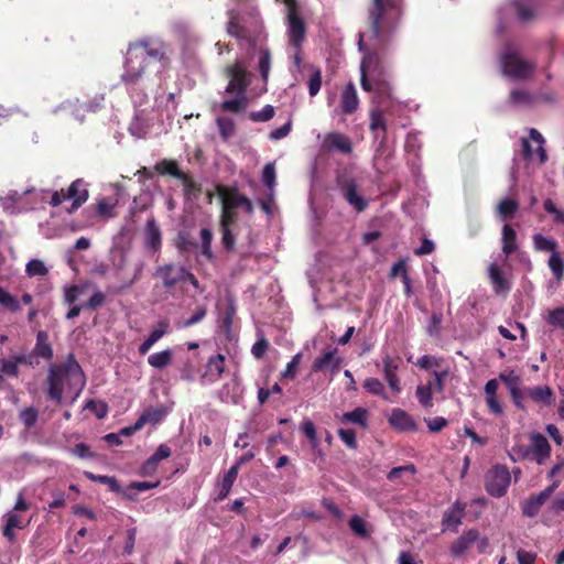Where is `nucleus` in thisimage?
<instances>
[{
  "label": "nucleus",
  "mask_w": 564,
  "mask_h": 564,
  "mask_svg": "<svg viewBox=\"0 0 564 564\" xmlns=\"http://www.w3.org/2000/svg\"><path fill=\"white\" fill-rule=\"evenodd\" d=\"M511 482V475L503 465L494 466L486 475L485 486L487 492L496 498L506 495Z\"/></svg>",
  "instance_id": "nucleus-8"
},
{
  "label": "nucleus",
  "mask_w": 564,
  "mask_h": 564,
  "mask_svg": "<svg viewBox=\"0 0 564 564\" xmlns=\"http://www.w3.org/2000/svg\"><path fill=\"white\" fill-rule=\"evenodd\" d=\"M172 410V406L160 405L147 409L137 420V427L155 425L161 422Z\"/></svg>",
  "instance_id": "nucleus-17"
},
{
  "label": "nucleus",
  "mask_w": 564,
  "mask_h": 564,
  "mask_svg": "<svg viewBox=\"0 0 564 564\" xmlns=\"http://www.w3.org/2000/svg\"><path fill=\"white\" fill-rule=\"evenodd\" d=\"M389 423L400 431H414L415 422L412 416L401 409H393L390 416Z\"/></svg>",
  "instance_id": "nucleus-24"
},
{
  "label": "nucleus",
  "mask_w": 564,
  "mask_h": 564,
  "mask_svg": "<svg viewBox=\"0 0 564 564\" xmlns=\"http://www.w3.org/2000/svg\"><path fill=\"white\" fill-rule=\"evenodd\" d=\"M502 252L506 256L513 253L517 248V234L509 225H505L502 228Z\"/></svg>",
  "instance_id": "nucleus-36"
},
{
  "label": "nucleus",
  "mask_w": 564,
  "mask_h": 564,
  "mask_svg": "<svg viewBox=\"0 0 564 564\" xmlns=\"http://www.w3.org/2000/svg\"><path fill=\"white\" fill-rule=\"evenodd\" d=\"M489 272V279L492 283L494 290L496 293H505L510 290V284L508 281L503 278L500 269L497 267V264L492 263L488 268Z\"/></svg>",
  "instance_id": "nucleus-34"
},
{
  "label": "nucleus",
  "mask_w": 564,
  "mask_h": 564,
  "mask_svg": "<svg viewBox=\"0 0 564 564\" xmlns=\"http://www.w3.org/2000/svg\"><path fill=\"white\" fill-rule=\"evenodd\" d=\"M170 332V322L162 319L155 324L149 336L140 344L139 354L145 355L155 343Z\"/></svg>",
  "instance_id": "nucleus-16"
},
{
  "label": "nucleus",
  "mask_w": 564,
  "mask_h": 564,
  "mask_svg": "<svg viewBox=\"0 0 564 564\" xmlns=\"http://www.w3.org/2000/svg\"><path fill=\"white\" fill-rule=\"evenodd\" d=\"M498 386L497 379H490L486 382L484 388L486 404L489 411L495 415H501L503 413V406L497 397Z\"/></svg>",
  "instance_id": "nucleus-20"
},
{
  "label": "nucleus",
  "mask_w": 564,
  "mask_h": 564,
  "mask_svg": "<svg viewBox=\"0 0 564 564\" xmlns=\"http://www.w3.org/2000/svg\"><path fill=\"white\" fill-rule=\"evenodd\" d=\"M479 540V533L475 529H470L459 536L452 545L451 552L455 556L463 555L469 547Z\"/></svg>",
  "instance_id": "nucleus-23"
},
{
  "label": "nucleus",
  "mask_w": 564,
  "mask_h": 564,
  "mask_svg": "<svg viewBox=\"0 0 564 564\" xmlns=\"http://www.w3.org/2000/svg\"><path fill=\"white\" fill-rule=\"evenodd\" d=\"M341 194L347 203L358 213L364 212L368 200L359 193L355 181H348L341 186Z\"/></svg>",
  "instance_id": "nucleus-15"
},
{
  "label": "nucleus",
  "mask_w": 564,
  "mask_h": 564,
  "mask_svg": "<svg viewBox=\"0 0 564 564\" xmlns=\"http://www.w3.org/2000/svg\"><path fill=\"white\" fill-rule=\"evenodd\" d=\"M310 69L312 72L311 78L308 80V94L310 96H316L322 87V72L318 67L314 65H310Z\"/></svg>",
  "instance_id": "nucleus-48"
},
{
  "label": "nucleus",
  "mask_w": 564,
  "mask_h": 564,
  "mask_svg": "<svg viewBox=\"0 0 564 564\" xmlns=\"http://www.w3.org/2000/svg\"><path fill=\"white\" fill-rule=\"evenodd\" d=\"M91 291V295L89 300L84 304V307L86 310H96L104 305L106 301V295L93 283V286L88 290V292Z\"/></svg>",
  "instance_id": "nucleus-46"
},
{
  "label": "nucleus",
  "mask_w": 564,
  "mask_h": 564,
  "mask_svg": "<svg viewBox=\"0 0 564 564\" xmlns=\"http://www.w3.org/2000/svg\"><path fill=\"white\" fill-rule=\"evenodd\" d=\"M169 64L167 46L162 41L141 40L129 45L121 80L134 104L148 99V90L160 83Z\"/></svg>",
  "instance_id": "nucleus-1"
},
{
  "label": "nucleus",
  "mask_w": 564,
  "mask_h": 564,
  "mask_svg": "<svg viewBox=\"0 0 564 564\" xmlns=\"http://www.w3.org/2000/svg\"><path fill=\"white\" fill-rule=\"evenodd\" d=\"M154 170L162 175H171L177 180L184 177V172L178 169V164L174 160L164 159L154 165Z\"/></svg>",
  "instance_id": "nucleus-35"
},
{
  "label": "nucleus",
  "mask_w": 564,
  "mask_h": 564,
  "mask_svg": "<svg viewBox=\"0 0 564 564\" xmlns=\"http://www.w3.org/2000/svg\"><path fill=\"white\" fill-rule=\"evenodd\" d=\"M3 519L4 527L2 533L3 536L7 538L10 542H13L15 539L13 530L23 529L29 523L24 522V520L13 511L8 512Z\"/></svg>",
  "instance_id": "nucleus-25"
},
{
  "label": "nucleus",
  "mask_w": 564,
  "mask_h": 564,
  "mask_svg": "<svg viewBox=\"0 0 564 564\" xmlns=\"http://www.w3.org/2000/svg\"><path fill=\"white\" fill-rule=\"evenodd\" d=\"M274 116V108L271 105L264 106L259 111H252L249 113V119L253 122H265L272 119Z\"/></svg>",
  "instance_id": "nucleus-53"
},
{
  "label": "nucleus",
  "mask_w": 564,
  "mask_h": 564,
  "mask_svg": "<svg viewBox=\"0 0 564 564\" xmlns=\"http://www.w3.org/2000/svg\"><path fill=\"white\" fill-rule=\"evenodd\" d=\"M37 416V411L32 406L25 408L20 412V419L28 429L34 426Z\"/></svg>",
  "instance_id": "nucleus-60"
},
{
  "label": "nucleus",
  "mask_w": 564,
  "mask_h": 564,
  "mask_svg": "<svg viewBox=\"0 0 564 564\" xmlns=\"http://www.w3.org/2000/svg\"><path fill=\"white\" fill-rule=\"evenodd\" d=\"M545 140L536 129L529 130V138L521 139L522 154L525 160H533L536 154L540 163H544L547 159L544 149Z\"/></svg>",
  "instance_id": "nucleus-9"
},
{
  "label": "nucleus",
  "mask_w": 564,
  "mask_h": 564,
  "mask_svg": "<svg viewBox=\"0 0 564 564\" xmlns=\"http://www.w3.org/2000/svg\"><path fill=\"white\" fill-rule=\"evenodd\" d=\"M88 197V184L84 180L77 178L69 185L66 193H64V191H55L51 195L50 205L56 207L61 205L65 199H69L73 203L72 207L68 209V213H73L84 203H86Z\"/></svg>",
  "instance_id": "nucleus-7"
},
{
  "label": "nucleus",
  "mask_w": 564,
  "mask_h": 564,
  "mask_svg": "<svg viewBox=\"0 0 564 564\" xmlns=\"http://www.w3.org/2000/svg\"><path fill=\"white\" fill-rule=\"evenodd\" d=\"M358 106L359 99L357 90L355 85L350 82L345 86L340 94V108L343 113L351 115L358 109Z\"/></svg>",
  "instance_id": "nucleus-19"
},
{
  "label": "nucleus",
  "mask_w": 564,
  "mask_h": 564,
  "mask_svg": "<svg viewBox=\"0 0 564 564\" xmlns=\"http://www.w3.org/2000/svg\"><path fill=\"white\" fill-rule=\"evenodd\" d=\"M0 364H1V367H0L1 376L6 375V376L18 377L19 366L15 364L14 360H12L11 357L2 359Z\"/></svg>",
  "instance_id": "nucleus-61"
},
{
  "label": "nucleus",
  "mask_w": 564,
  "mask_h": 564,
  "mask_svg": "<svg viewBox=\"0 0 564 564\" xmlns=\"http://www.w3.org/2000/svg\"><path fill=\"white\" fill-rule=\"evenodd\" d=\"M173 358L172 349L167 348L159 352H154L148 357V364L155 369H163L169 366Z\"/></svg>",
  "instance_id": "nucleus-38"
},
{
  "label": "nucleus",
  "mask_w": 564,
  "mask_h": 564,
  "mask_svg": "<svg viewBox=\"0 0 564 564\" xmlns=\"http://www.w3.org/2000/svg\"><path fill=\"white\" fill-rule=\"evenodd\" d=\"M519 204L514 199H502L497 206V213L502 219H507L518 210Z\"/></svg>",
  "instance_id": "nucleus-47"
},
{
  "label": "nucleus",
  "mask_w": 564,
  "mask_h": 564,
  "mask_svg": "<svg viewBox=\"0 0 564 564\" xmlns=\"http://www.w3.org/2000/svg\"><path fill=\"white\" fill-rule=\"evenodd\" d=\"M530 447L528 449V455H531L532 458L538 464H543L550 456L551 446L546 437L540 433H534L530 437Z\"/></svg>",
  "instance_id": "nucleus-13"
},
{
  "label": "nucleus",
  "mask_w": 564,
  "mask_h": 564,
  "mask_svg": "<svg viewBox=\"0 0 564 564\" xmlns=\"http://www.w3.org/2000/svg\"><path fill=\"white\" fill-rule=\"evenodd\" d=\"M330 142L335 149L344 153H348L351 151L350 140L343 134L334 133L333 135H330Z\"/></svg>",
  "instance_id": "nucleus-56"
},
{
  "label": "nucleus",
  "mask_w": 564,
  "mask_h": 564,
  "mask_svg": "<svg viewBox=\"0 0 564 564\" xmlns=\"http://www.w3.org/2000/svg\"><path fill=\"white\" fill-rule=\"evenodd\" d=\"M499 379L507 386L509 392H514V389L520 386V378L513 371L501 372Z\"/></svg>",
  "instance_id": "nucleus-62"
},
{
  "label": "nucleus",
  "mask_w": 564,
  "mask_h": 564,
  "mask_svg": "<svg viewBox=\"0 0 564 564\" xmlns=\"http://www.w3.org/2000/svg\"><path fill=\"white\" fill-rule=\"evenodd\" d=\"M524 393L528 398L542 405H550L553 401V392L547 386L525 388Z\"/></svg>",
  "instance_id": "nucleus-26"
},
{
  "label": "nucleus",
  "mask_w": 564,
  "mask_h": 564,
  "mask_svg": "<svg viewBox=\"0 0 564 564\" xmlns=\"http://www.w3.org/2000/svg\"><path fill=\"white\" fill-rule=\"evenodd\" d=\"M93 286L91 282L69 285L64 289V302L68 305L74 304L82 295H85Z\"/></svg>",
  "instance_id": "nucleus-33"
},
{
  "label": "nucleus",
  "mask_w": 564,
  "mask_h": 564,
  "mask_svg": "<svg viewBox=\"0 0 564 564\" xmlns=\"http://www.w3.org/2000/svg\"><path fill=\"white\" fill-rule=\"evenodd\" d=\"M386 109L380 107H373L370 111V130L376 133V138H378V132H382V142L386 139L387 132V121L383 117V112Z\"/></svg>",
  "instance_id": "nucleus-31"
},
{
  "label": "nucleus",
  "mask_w": 564,
  "mask_h": 564,
  "mask_svg": "<svg viewBox=\"0 0 564 564\" xmlns=\"http://www.w3.org/2000/svg\"><path fill=\"white\" fill-rule=\"evenodd\" d=\"M402 0H373L369 9L372 36L386 43L401 17Z\"/></svg>",
  "instance_id": "nucleus-4"
},
{
  "label": "nucleus",
  "mask_w": 564,
  "mask_h": 564,
  "mask_svg": "<svg viewBox=\"0 0 564 564\" xmlns=\"http://www.w3.org/2000/svg\"><path fill=\"white\" fill-rule=\"evenodd\" d=\"M216 124L219 130V134L224 141L229 140L236 132V126L232 119L226 117H219L216 119Z\"/></svg>",
  "instance_id": "nucleus-43"
},
{
  "label": "nucleus",
  "mask_w": 564,
  "mask_h": 564,
  "mask_svg": "<svg viewBox=\"0 0 564 564\" xmlns=\"http://www.w3.org/2000/svg\"><path fill=\"white\" fill-rule=\"evenodd\" d=\"M229 21L227 24V31L231 36L237 39L245 37V30L239 24V13L236 10L228 12Z\"/></svg>",
  "instance_id": "nucleus-45"
},
{
  "label": "nucleus",
  "mask_w": 564,
  "mask_h": 564,
  "mask_svg": "<svg viewBox=\"0 0 564 564\" xmlns=\"http://www.w3.org/2000/svg\"><path fill=\"white\" fill-rule=\"evenodd\" d=\"M555 488L556 484H553L545 488L544 490H542L540 494L528 498L522 505L523 514L530 518L535 517L539 513L541 507L551 497Z\"/></svg>",
  "instance_id": "nucleus-14"
},
{
  "label": "nucleus",
  "mask_w": 564,
  "mask_h": 564,
  "mask_svg": "<svg viewBox=\"0 0 564 564\" xmlns=\"http://www.w3.org/2000/svg\"><path fill=\"white\" fill-rule=\"evenodd\" d=\"M0 307L12 314L22 310L20 300L3 286H0Z\"/></svg>",
  "instance_id": "nucleus-32"
},
{
  "label": "nucleus",
  "mask_w": 564,
  "mask_h": 564,
  "mask_svg": "<svg viewBox=\"0 0 564 564\" xmlns=\"http://www.w3.org/2000/svg\"><path fill=\"white\" fill-rule=\"evenodd\" d=\"M383 375L391 390L395 393L400 392L399 378L395 373L398 365L392 360L391 357L386 356L382 360Z\"/></svg>",
  "instance_id": "nucleus-29"
},
{
  "label": "nucleus",
  "mask_w": 564,
  "mask_h": 564,
  "mask_svg": "<svg viewBox=\"0 0 564 564\" xmlns=\"http://www.w3.org/2000/svg\"><path fill=\"white\" fill-rule=\"evenodd\" d=\"M360 84L365 91L371 93L373 107L387 108L392 96V89L384 72L379 65V58L375 53H368L360 64Z\"/></svg>",
  "instance_id": "nucleus-3"
},
{
  "label": "nucleus",
  "mask_w": 564,
  "mask_h": 564,
  "mask_svg": "<svg viewBox=\"0 0 564 564\" xmlns=\"http://www.w3.org/2000/svg\"><path fill=\"white\" fill-rule=\"evenodd\" d=\"M500 66L503 75L512 79L527 78L534 69V65L521 58L517 48L510 43L505 45L500 55Z\"/></svg>",
  "instance_id": "nucleus-6"
},
{
  "label": "nucleus",
  "mask_w": 564,
  "mask_h": 564,
  "mask_svg": "<svg viewBox=\"0 0 564 564\" xmlns=\"http://www.w3.org/2000/svg\"><path fill=\"white\" fill-rule=\"evenodd\" d=\"M85 476L93 481H97V482L105 484V485L109 486V489L111 491L117 492L120 490V486L115 477H110V476H106V475H95L90 471H85Z\"/></svg>",
  "instance_id": "nucleus-51"
},
{
  "label": "nucleus",
  "mask_w": 564,
  "mask_h": 564,
  "mask_svg": "<svg viewBox=\"0 0 564 564\" xmlns=\"http://www.w3.org/2000/svg\"><path fill=\"white\" fill-rule=\"evenodd\" d=\"M433 382L429 381L426 384H420L416 387V398L419 400V403L425 408H432L433 406Z\"/></svg>",
  "instance_id": "nucleus-40"
},
{
  "label": "nucleus",
  "mask_w": 564,
  "mask_h": 564,
  "mask_svg": "<svg viewBox=\"0 0 564 564\" xmlns=\"http://www.w3.org/2000/svg\"><path fill=\"white\" fill-rule=\"evenodd\" d=\"M546 322L554 327L564 328V306L551 310Z\"/></svg>",
  "instance_id": "nucleus-58"
},
{
  "label": "nucleus",
  "mask_w": 564,
  "mask_h": 564,
  "mask_svg": "<svg viewBox=\"0 0 564 564\" xmlns=\"http://www.w3.org/2000/svg\"><path fill=\"white\" fill-rule=\"evenodd\" d=\"M302 360V354L297 352L291 359V361L286 365L285 370L282 372V378L284 379H294L296 376V370Z\"/></svg>",
  "instance_id": "nucleus-59"
},
{
  "label": "nucleus",
  "mask_w": 564,
  "mask_h": 564,
  "mask_svg": "<svg viewBox=\"0 0 564 564\" xmlns=\"http://www.w3.org/2000/svg\"><path fill=\"white\" fill-rule=\"evenodd\" d=\"M533 246L538 251H547L551 252V254L553 252H557V242L554 239L546 238L541 234H535L533 236Z\"/></svg>",
  "instance_id": "nucleus-44"
},
{
  "label": "nucleus",
  "mask_w": 564,
  "mask_h": 564,
  "mask_svg": "<svg viewBox=\"0 0 564 564\" xmlns=\"http://www.w3.org/2000/svg\"><path fill=\"white\" fill-rule=\"evenodd\" d=\"M31 192L26 196L25 204H37L35 209L44 207L45 204H50L51 195L54 192H51L48 189H35V188H29Z\"/></svg>",
  "instance_id": "nucleus-37"
},
{
  "label": "nucleus",
  "mask_w": 564,
  "mask_h": 564,
  "mask_svg": "<svg viewBox=\"0 0 564 564\" xmlns=\"http://www.w3.org/2000/svg\"><path fill=\"white\" fill-rule=\"evenodd\" d=\"M225 72L229 79L225 94H234V97L221 101L219 108L225 112L239 113L249 105L247 88L250 84V74L240 63L227 66Z\"/></svg>",
  "instance_id": "nucleus-5"
},
{
  "label": "nucleus",
  "mask_w": 564,
  "mask_h": 564,
  "mask_svg": "<svg viewBox=\"0 0 564 564\" xmlns=\"http://www.w3.org/2000/svg\"><path fill=\"white\" fill-rule=\"evenodd\" d=\"M47 395L61 403L64 397L72 395L74 403L86 384L85 375L73 354L59 365L51 364L47 372Z\"/></svg>",
  "instance_id": "nucleus-2"
},
{
  "label": "nucleus",
  "mask_w": 564,
  "mask_h": 564,
  "mask_svg": "<svg viewBox=\"0 0 564 564\" xmlns=\"http://www.w3.org/2000/svg\"><path fill=\"white\" fill-rule=\"evenodd\" d=\"M289 19V36H290V43L299 47L304 39L305 34V26L304 22L300 17L295 14V12H289L288 13Z\"/></svg>",
  "instance_id": "nucleus-22"
},
{
  "label": "nucleus",
  "mask_w": 564,
  "mask_h": 564,
  "mask_svg": "<svg viewBox=\"0 0 564 564\" xmlns=\"http://www.w3.org/2000/svg\"><path fill=\"white\" fill-rule=\"evenodd\" d=\"M368 419V412L364 408H357L350 412H346L341 416V422L354 423L361 426L366 425Z\"/></svg>",
  "instance_id": "nucleus-42"
},
{
  "label": "nucleus",
  "mask_w": 564,
  "mask_h": 564,
  "mask_svg": "<svg viewBox=\"0 0 564 564\" xmlns=\"http://www.w3.org/2000/svg\"><path fill=\"white\" fill-rule=\"evenodd\" d=\"M77 104H78V100H76V101H66V102H63L58 107V109L65 110L68 113H70L72 116H74L77 120L83 121L84 113L86 111H91L94 109H93L91 105L78 106Z\"/></svg>",
  "instance_id": "nucleus-41"
},
{
  "label": "nucleus",
  "mask_w": 564,
  "mask_h": 564,
  "mask_svg": "<svg viewBox=\"0 0 564 564\" xmlns=\"http://www.w3.org/2000/svg\"><path fill=\"white\" fill-rule=\"evenodd\" d=\"M144 240H145V247L156 252L161 249L162 245V235L161 230L154 220V218H150L147 221L145 228H144Z\"/></svg>",
  "instance_id": "nucleus-21"
},
{
  "label": "nucleus",
  "mask_w": 564,
  "mask_h": 564,
  "mask_svg": "<svg viewBox=\"0 0 564 564\" xmlns=\"http://www.w3.org/2000/svg\"><path fill=\"white\" fill-rule=\"evenodd\" d=\"M364 388L371 394L382 397L387 399L384 394V387L381 381L377 378H368L364 382Z\"/></svg>",
  "instance_id": "nucleus-54"
},
{
  "label": "nucleus",
  "mask_w": 564,
  "mask_h": 564,
  "mask_svg": "<svg viewBox=\"0 0 564 564\" xmlns=\"http://www.w3.org/2000/svg\"><path fill=\"white\" fill-rule=\"evenodd\" d=\"M186 268L182 264L165 263L155 269L154 276L162 281L166 290L184 282Z\"/></svg>",
  "instance_id": "nucleus-10"
},
{
  "label": "nucleus",
  "mask_w": 564,
  "mask_h": 564,
  "mask_svg": "<svg viewBox=\"0 0 564 564\" xmlns=\"http://www.w3.org/2000/svg\"><path fill=\"white\" fill-rule=\"evenodd\" d=\"M200 240H202L203 254L206 256L208 259H210L213 257V252H212L213 232L208 228H203L200 230Z\"/></svg>",
  "instance_id": "nucleus-57"
},
{
  "label": "nucleus",
  "mask_w": 564,
  "mask_h": 564,
  "mask_svg": "<svg viewBox=\"0 0 564 564\" xmlns=\"http://www.w3.org/2000/svg\"><path fill=\"white\" fill-rule=\"evenodd\" d=\"M224 361L225 357L220 354L210 357L207 364L208 370L219 377L224 372Z\"/></svg>",
  "instance_id": "nucleus-63"
},
{
  "label": "nucleus",
  "mask_w": 564,
  "mask_h": 564,
  "mask_svg": "<svg viewBox=\"0 0 564 564\" xmlns=\"http://www.w3.org/2000/svg\"><path fill=\"white\" fill-rule=\"evenodd\" d=\"M238 473H239L238 465H232L227 470V473L225 474V476L223 477V479L218 486L219 490H218V496H217L216 500L221 501L225 498H227V496L229 495V492L232 488L234 482L237 479Z\"/></svg>",
  "instance_id": "nucleus-30"
},
{
  "label": "nucleus",
  "mask_w": 564,
  "mask_h": 564,
  "mask_svg": "<svg viewBox=\"0 0 564 564\" xmlns=\"http://www.w3.org/2000/svg\"><path fill=\"white\" fill-rule=\"evenodd\" d=\"M30 192V189H24L23 192L10 191L6 196L0 197V204L9 214L35 209L36 203L31 205L25 204L26 196Z\"/></svg>",
  "instance_id": "nucleus-11"
},
{
  "label": "nucleus",
  "mask_w": 564,
  "mask_h": 564,
  "mask_svg": "<svg viewBox=\"0 0 564 564\" xmlns=\"http://www.w3.org/2000/svg\"><path fill=\"white\" fill-rule=\"evenodd\" d=\"M547 264L555 278L558 281L562 280L564 275V262L561 254L558 252H553L549 258Z\"/></svg>",
  "instance_id": "nucleus-49"
},
{
  "label": "nucleus",
  "mask_w": 564,
  "mask_h": 564,
  "mask_svg": "<svg viewBox=\"0 0 564 564\" xmlns=\"http://www.w3.org/2000/svg\"><path fill=\"white\" fill-rule=\"evenodd\" d=\"M339 360L336 358V349L329 350L325 352L323 356L315 359L312 370L314 372H319L326 369L332 370L333 372L338 370Z\"/></svg>",
  "instance_id": "nucleus-27"
},
{
  "label": "nucleus",
  "mask_w": 564,
  "mask_h": 564,
  "mask_svg": "<svg viewBox=\"0 0 564 564\" xmlns=\"http://www.w3.org/2000/svg\"><path fill=\"white\" fill-rule=\"evenodd\" d=\"M404 474H409V475H414L415 474V467L414 465L412 464H408V465H404V466H399V467H394L392 468L388 475H387V478L390 480V481H398L399 479L402 478V476Z\"/></svg>",
  "instance_id": "nucleus-55"
},
{
  "label": "nucleus",
  "mask_w": 564,
  "mask_h": 564,
  "mask_svg": "<svg viewBox=\"0 0 564 564\" xmlns=\"http://www.w3.org/2000/svg\"><path fill=\"white\" fill-rule=\"evenodd\" d=\"M217 193L225 207H229L231 209L242 208L246 213L252 214V203L246 196L239 194L236 188L218 186Z\"/></svg>",
  "instance_id": "nucleus-12"
},
{
  "label": "nucleus",
  "mask_w": 564,
  "mask_h": 564,
  "mask_svg": "<svg viewBox=\"0 0 564 564\" xmlns=\"http://www.w3.org/2000/svg\"><path fill=\"white\" fill-rule=\"evenodd\" d=\"M536 99L538 97L524 89H514L510 93V102L517 107H530Z\"/></svg>",
  "instance_id": "nucleus-39"
},
{
  "label": "nucleus",
  "mask_w": 564,
  "mask_h": 564,
  "mask_svg": "<svg viewBox=\"0 0 564 564\" xmlns=\"http://www.w3.org/2000/svg\"><path fill=\"white\" fill-rule=\"evenodd\" d=\"M465 509H466V505L460 502V501H456L451 509H448L447 511H445L444 516H443V521H442V524L444 527V529H451L453 531H456L457 528L462 524L463 522V518H464V514H465Z\"/></svg>",
  "instance_id": "nucleus-18"
},
{
  "label": "nucleus",
  "mask_w": 564,
  "mask_h": 564,
  "mask_svg": "<svg viewBox=\"0 0 564 564\" xmlns=\"http://www.w3.org/2000/svg\"><path fill=\"white\" fill-rule=\"evenodd\" d=\"M349 528L358 536H361V538L369 536V530L367 528V523L359 516H354L350 518Z\"/></svg>",
  "instance_id": "nucleus-52"
},
{
  "label": "nucleus",
  "mask_w": 564,
  "mask_h": 564,
  "mask_svg": "<svg viewBox=\"0 0 564 564\" xmlns=\"http://www.w3.org/2000/svg\"><path fill=\"white\" fill-rule=\"evenodd\" d=\"M33 354L45 360H52L53 348L48 341V335L44 330H40L36 335V343L33 349Z\"/></svg>",
  "instance_id": "nucleus-28"
},
{
  "label": "nucleus",
  "mask_w": 564,
  "mask_h": 564,
  "mask_svg": "<svg viewBox=\"0 0 564 564\" xmlns=\"http://www.w3.org/2000/svg\"><path fill=\"white\" fill-rule=\"evenodd\" d=\"M25 272L29 276H43L48 270L42 260L32 259L26 263Z\"/></svg>",
  "instance_id": "nucleus-50"
},
{
  "label": "nucleus",
  "mask_w": 564,
  "mask_h": 564,
  "mask_svg": "<svg viewBox=\"0 0 564 564\" xmlns=\"http://www.w3.org/2000/svg\"><path fill=\"white\" fill-rule=\"evenodd\" d=\"M518 18L523 21H530L535 15V10L531 4L516 3Z\"/></svg>",
  "instance_id": "nucleus-64"
}]
</instances>
